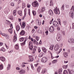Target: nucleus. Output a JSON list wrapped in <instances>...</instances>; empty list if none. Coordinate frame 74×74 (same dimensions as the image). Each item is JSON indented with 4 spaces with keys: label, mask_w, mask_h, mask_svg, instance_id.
<instances>
[{
    "label": "nucleus",
    "mask_w": 74,
    "mask_h": 74,
    "mask_svg": "<svg viewBox=\"0 0 74 74\" xmlns=\"http://www.w3.org/2000/svg\"><path fill=\"white\" fill-rule=\"evenodd\" d=\"M54 50L55 51H58V53L59 54V53L62 51V49H60V46H59V45L58 44H57L54 47Z\"/></svg>",
    "instance_id": "nucleus-1"
},
{
    "label": "nucleus",
    "mask_w": 74,
    "mask_h": 74,
    "mask_svg": "<svg viewBox=\"0 0 74 74\" xmlns=\"http://www.w3.org/2000/svg\"><path fill=\"white\" fill-rule=\"evenodd\" d=\"M32 5L34 7H37L39 5V4L38 3L37 1H35L32 3Z\"/></svg>",
    "instance_id": "nucleus-2"
},
{
    "label": "nucleus",
    "mask_w": 74,
    "mask_h": 74,
    "mask_svg": "<svg viewBox=\"0 0 74 74\" xmlns=\"http://www.w3.org/2000/svg\"><path fill=\"white\" fill-rule=\"evenodd\" d=\"M54 12L56 14H60V11H59V9L58 8L57 9V7H56V8L54 10Z\"/></svg>",
    "instance_id": "nucleus-3"
},
{
    "label": "nucleus",
    "mask_w": 74,
    "mask_h": 74,
    "mask_svg": "<svg viewBox=\"0 0 74 74\" xmlns=\"http://www.w3.org/2000/svg\"><path fill=\"white\" fill-rule=\"evenodd\" d=\"M29 48L31 50H32L33 49V43L31 41H30L29 45Z\"/></svg>",
    "instance_id": "nucleus-4"
},
{
    "label": "nucleus",
    "mask_w": 74,
    "mask_h": 74,
    "mask_svg": "<svg viewBox=\"0 0 74 74\" xmlns=\"http://www.w3.org/2000/svg\"><path fill=\"white\" fill-rule=\"evenodd\" d=\"M53 24L55 27H57L59 25L58 22L56 21H54L53 22Z\"/></svg>",
    "instance_id": "nucleus-5"
},
{
    "label": "nucleus",
    "mask_w": 74,
    "mask_h": 74,
    "mask_svg": "<svg viewBox=\"0 0 74 74\" xmlns=\"http://www.w3.org/2000/svg\"><path fill=\"white\" fill-rule=\"evenodd\" d=\"M47 60V58L46 57H43L42 59V62H43V63H46Z\"/></svg>",
    "instance_id": "nucleus-6"
},
{
    "label": "nucleus",
    "mask_w": 74,
    "mask_h": 74,
    "mask_svg": "<svg viewBox=\"0 0 74 74\" xmlns=\"http://www.w3.org/2000/svg\"><path fill=\"white\" fill-rule=\"evenodd\" d=\"M19 74H24L25 73V70L24 69H22L20 71H18Z\"/></svg>",
    "instance_id": "nucleus-7"
},
{
    "label": "nucleus",
    "mask_w": 74,
    "mask_h": 74,
    "mask_svg": "<svg viewBox=\"0 0 74 74\" xmlns=\"http://www.w3.org/2000/svg\"><path fill=\"white\" fill-rule=\"evenodd\" d=\"M20 24L21 25V28L22 29H24L25 27V25H26V24L25 23V22H23L22 23V25H21V23H20Z\"/></svg>",
    "instance_id": "nucleus-8"
},
{
    "label": "nucleus",
    "mask_w": 74,
    "mask_h": 74,
    "mask_svg": "<svg viewBox=\"0 0 74 74\" xmlns=\"http://www.w3.org/2000/svg\"><path fill=\"white\" fill-rule=\"evenodd\" d=\"M69 42L70 43H74V39L73 38H70L69 39Z\"/></svg>",
    "instance_id": "nucleus-9"
},
{
    "label": "nucleus",
    "mask_w": 74,
    "mask_h": 74,
    "mask_svg": "<svg viewBox=\"0 0 74 74\" xmlns=\"http://www.w3.org/2000/svg\"><path fill=\"white\" fill-rule=\"evenodd\" d=\"M49 14L50 15H53V12L52 10H50L48 12Z\"/></svg>",
    "instance_id": "nucleus-10"
},
{
    "label": "nucleus",
    "mask_w": 74,
    "mask_h": 74,
    "mask_svg": "<svg viewBox=\"0 0 74 74\" xmlns=\"http://www.w3.org/2000/svg\"><path fill=\"white\" fill-rule=\"evenodd\" d=\"M42 49L43 52H44L45 53H47V49H46L45 47H42Z\"/></svg>",
    "instance_id": "nucleus-11"
},
{
    "label": "nucleus",
    "mask_w": 74,
    "mask_h": 74,
    "mask_svg": "<svg viewBox=\"0 0 74 74\" xmlns=\"http://www.w3.org/2000/svg\"><path fill=\"white\" fill-rule=\"evenodd\" d=\"M0 60L2 62H5V58L3 57H0Z\"/></svg>",
    "instance_id": "nucleus-12"
},
{
    "label": "nucleus",
    "mask_w": 74,
    "mask_h": 74,
    "mask_svg": "<svg viewBox=\"0 0 74 74\" xmlns=\"http://www.w3.org/2000/svg\"><path fill=\"white\" fill-rule=\"evenodd\" d=\"M50 32H53L54 30V28H53V26H51L50 28Z\"/></svg>",
    "instance_id": "nucleus-13"
},
{
    "label": "nucleus",
    "mask_w": 74,
    "mask_h": 74,
    "mask_svg": "<svg viewBox=\"0 0 74 74\" xmlns=\"http://www.w3.org/2000/svg\"><path fill=\"white\" fill-rule=\"evenodd\" d=\"M29 59L30 62H33V57L32 56H29Z\"/></svg>",
    "instance_id": "nucleus-14"
},
{
    "label": "nucleus",
    "mask_w": 74,
    "mask_h": 74,
    "mask_svg": "<svg viewBox=\"0 0 74 74\" xmlns=\"http://www.w3.org/2000/svg\"><path fill=\"white\" fill-rule=\"evenodd\" d=\"M63 55L65 58H66L67 56H68V54H67V53L66 52H64L63 53Z\"/></svg>",
    "instance_id": "nucleus-15"
},
{
    "label": "nucleus",
    "mask_w": 74,
    "mask_h": 74,
    "mask_svg": "<svg viewBox=\"0 0 74 74\" xmlns=\"http://www.w3.org/2000/svg\"><path fill=\"white\" fill-rule=\"evenodd\" d=\"M25 31L23 30H22L20 33V34L21 36H23L25 34Z\"/></svg>",
    "instance_id": "nucleus-16"
},
{
    "label": "nucleus",
    "mask_w": 74,
    "mask_h": 74,
    "mask_svg": "<svg viewBox=\"0 0 74 74\" xmlns=\"http://www.w3.org/2000/svg\"><path fill=\"white\" fill-rule=\"evenodd\" d=\"M41 12H44V11L45 10V7H42L41 8Z\"/></svg>",
    "instance_id": "nucleus-17"
},
{
    "label": "nucleus",
    "mask_w": 74,
    "mask_h": 74,
    "mask_svg": "<svg viewBox=\"0 0 74 74\" xmlns=\"http://www.w3.org/2000/svg\"><path fill=\"white\" fill-rule=\"evenodd\" d=\"M17 40V37L16 36H14L13 38V41L14 42H16Z\"/></svg>",
    "instance_id": "nucleus-18"
},
{
    "label": "nucleus",
    "mask_w": 74,
    "mask_h": 74,
    "mask_svg": "<svg viewBox=\"0 0 74 74\" xmlns=\"http://www.w3.org/2000/svg\"><path fill=\"white\" fill-rule=\"evenodd\" d=\"M69 74H73L74 73V71L73 70H69Z\"/></svg>",
    "instance_id": "nucleus-19"
},
{
    "label": "nucleus",
    "mask_w": 74,
    "mask_h": 74,
    "mask_svg": "<svg viewBox=\"0 0 74 74\" xmlns=\"http://www.w3.org/2000/svg\"><path fill=\"white\" fill-rule=\"evenodd\" d=\"M62 70H63L62 69H59L58 72L59 74H62Z\"/></svg>",
    "instance_id": "nucleus-20"
},
{
    "label": "nucleus",
    "mask_w": 74,
    "mask_h": 74,
    "mask_svg": "<svg viewBox=\"0 0 74 74\" xmlns=\"http://www.w3.org/2000/svg\"><path fill=\"white\" fill-rule=\"evenodd\" d=\"M73 12V11H71L69 13V15L71 16H73V15H74V13Z\"/></svg>",
    "instance_id": "nucleus-21"
},
{
    "label": "nucleus",
    "mask_w": 74,
    "mask_h": 74,
    "mask_svg": "<svg viewBox=\"0 0 74 74\" xmlns=\"http://www.w3.org/2000/svg\"><path fill=\"white\" fill-rule=\"evenodd\" d=\"M56 40L58 41H60V40H61V36H58L56 38Z\"/></svg>",
    "instance_id": "nucleus-22"
},
{
    "label": "nucleus",
    "mask_w": 74,
    "mask_h": 74,
    "mask_svg": "<svg viewBox=\"0 0 74 74\" xmlns=\"http://www.w3.org/2000/svg\"><path fill=\"white\" fill-rule=\"evenodd\" d=\"M13 13L14 16H16V10H14L13 12Z\"/></svg>",
    "instance_id": "nucleus-23"
},
{
    "label": "nucleus",
    "mask_w": 74,
    "mask_h": 74,
    "mask_svg": "<svg viewBox=\"0 0 74 74\" xmlns=\"http://www.w3.org/2000/svg\"><path fill=\"white\" fill-rule=\"evenodd\" d=\"M36 23H38L39 26H40L41 23L39 22V21L38 19H37L36 21Z\"/></svg>",
    "instance_id": "nucleus-24"
},
{
    "label": "nucleus",
    "mask_w": 74,
    "mask_h": 74,
    "mask_svg": "<svg viewBox=\"0 0 74 74\" xmlns=\"http://www.w3.org/2000/svg\"><path fill=\"white\" fill-rule=\"evenodd\" d=\"M7 70H10L11 69V65L8 64L7 67Z\"/></svg>",
    "instance_id": "nucleus-25"
},
{
    "label": "nucleus",
    "mask_w": 74,
    "mask_h": 74,
    "mask_svg": "<svg viewBox=\"0 0 74 74\" xmlns=\"http://www.w3.org/2000/svg\"><path fill=\"white\" fill-rule=\"evenodd\" d=\"M16 30H17V31H19L20 29V27H19V25H16Z\"/></svg>",
    "instance_id": "nucleus-26"
},
{
    "label": "nucleus",
    "mask_w": 74,
    "mask_h": 74,
    "mask_svg": "<svg viewBox=\"0 0 74 74\" xmlns=\"http://www.w3.org/2000/svg\"><path fill=\"white\" fill-rule=\"evenodd\" d=\"M8 32L10 34H12V29L11 28L9 29Z\"/></svg>",
    "instance_id": "nucleus-27"
},
{
    "label": "nucleus",
    "mask_w": 74,
    "mask_h": 74,
    "mask_svg": "<svg viewBox=\"0 0 74 74\" xmlns=\"http://www.w3.org/2000/svg\"><path fill=\"white\" fill-rule=\"evenodd\" d=\"M8 18L11 20H13L14 19V17H13L11 15H10L8 17Z\"/></svg>",
    "instance_id": "nucleus-28"
},
{
    "label": "nucleus",
    "mask_w": 74,
    "mask_h": 74,
    "mask_svg": "<svg viewBox=\"0 0 74 74\" xmlns=\"http://www.w3.org/2000/svg\"><path fill=\"white\" fill-rule=\"evenodd\" d=\"M15 49L16 50H18L19 49V46L18 45H16L15 46Z\"/></svg>",
    "instance_id": "nucleus-29"
},
{
    "label": "nucleus",
    "mask_w": 74,
    "mask_h": 74,
    "mask_svg": "<svg viewBox=\"0 0 74 74\" xmlns=\"http://www.w3.org/2000/svg\"><path fill=\"white\" fill-rule=\"evenodd\" d=\"M41 69V67L40 66H39L37 69V71H38V72H39V71H40Z\"/></svg>",
    "instance_id": "nucleus-30"
},
{
    "label": "nucleus",
    "mask_w": 74,
    "mask_h": 74,
    "mask_svg": "<svg viewBox=\"0 0 74 74\" xmlns=\"http://www.w3.org/2000/svg\"><path fill=\"white\" fill-rule=\"evenodd\" d=\"M53 47H54V45H51L50 48V49H51V50H53Z\"/></svg>",
    "instance_id": "nucleus-31"
},
{
    "label": "nucleus",
    "mask_w": 74,
    "mask_h": 74,
    "mask_svg": "<svg viewBox=\"0 0 74 74\" xmlns=\"http://www.w3.org/2000/svg\"><path fill=\"white\" fill-rule=\"evenodd\" d=\"M63 25H64V26H65L66 24H67V21H64L63 22Z\"/></svg>",
    "instance_id": "nucleus-32"
},
{
    "label": "nucleus",
    "mask_w": 74,
    "mask_h": 74,
    "mask_svg": "<svg viewBox=\"0 0 74 74\" xmlns=\"http://www.w3.org/2000/svg\"><path fill=\"white\" fill-rule=\"evenodd\" d=\"M68 71H67V70H65V71H64L63 73V74H68Z\"/></svg>",
    "instance_id": "nucleus-33"
},
{
    "label": "nucleus",
    "mask_w": 74,
    "mask_h": 74,
    "mask_svg": "<svg viewBox=\"0 0 74 74\" xmlns=\"http://www.w3.org/2000/svg\"><path fill=\"white\" fill-rule=\"evenodd\" d=\"M46 72V69H43L42 71V74L45 73Z\"/></svg>",
    "instance_id": "nucleus-34"
},
{
    "label": "nucleus",
    "mask_w": 74,
    "mask_h": 74,
    "mask_svg": "<svg viewBox=\"0 0 74 74\" xmlns=\"http://www.w3.org/2000/svg\"><path fill=\"white\" fill-rule=\"evenodd\" d=\"M23 40H24V38L23 37L21 38H20V41H21V42L23 41Z\"/></svg>",
    "instance_id": "nucleus-35"
},
{
    "label": "nucleus",
    "mask_w": 74,
    "mask_h": 74,
    "mask_svg": "<svg viewBox=\"0 0 74 74\" xmlns=\"http://www.w3.org/2000/svg\"><path fill=\"white\" fill-rule=\"evenodd\" d=\"M3 69V66L2 64L0 65V70H1Z\"/></svg>",
    "instance_id": "nucleus-36"
},
{
    "label": "nucleus",
    "mask_w": 74,
    "mask_h": 74,
    "mask_svg": "<svg viewBox=\"0 0 74 74\" xmlns=\"http://www.w3.org/2000/svg\"><path fill=\"white\" fill-rule=\"evenodd\" d=\"M18 12L19 15H20V16H22V11H18Z\"/></svg>",
    "instance_id": "nucleus-37"
},
{
    "label": "nucleus",
    "mask_w": 74,
    "mask_h": 74,
    "mask_svg": "<svg viewBox=\"0 0 74 74\" xmlns=\"http://www.w3.org/2000/svg\"><path fill=\"white\" fill-rule=\"evenodd\" d=\"M43 55V53H42V52L39 54V56L40 58H41V57H42V56Z\"/></svg>",
    "instance_id": "nucleus-38"
},
{
    "label": "nucleus",
    "mask_w": 74,
    "mask_h": 74,
    "mask_svg": "<svg viewBox=\"0 0 74 74\" xmlns=\"http://www.w3.org/2000/svg\"><path fill=\"white\" fill-rule=\"evenodd\" d=\"M68 66V65H64L63 67V69H67V68Z\"/></svg>",
    "instance_id": "nucleus-39"
},
{
    "label": "nucleus",
    "mask_w": 74,
    "mask_h": 74,
    "mask_svg": "<svg viewBox=\"0 0 74 74\" xmlns=\"http://www.w3.org/2000/svg\"><path fill=\"white\" fill-rule=\"evenodd\" d=\"M25 42H26V40H25L23 43H21V46H23V45H25Z\"/></svg>",
    "instance_id": "nucleus-40"
},
{
    "label": "nucleus",
    "mask_w": 74,
    "mask_h": 74,
    "mask_svg": "<svg viewBox=\"0 0 74 74\" xmlns=\"http://www.w3.org/2000/svg\"><path fill=\"white\" fill-rule=\"evenodd\" d=\"M32 14L34 16V15H36V12L35 11H32Z\"/></svg>",
    "instance_id": "nucleus-41"
},
{
    "label": "nucleus",
    "mask_w": 74,
    "mask_h": 74,
    "mask_svg": "<svg viewBox=\"0 0 74 74\" xmlns=\"http://www.w3.org/2000/svg\"><path fill=\"white\" fill-rule=\"evenodd\" d=\"M64 5H62V7H61V10H64Z\"/></svg>",
    "instance_id": "nucleus-42"
},
{
    "label": "nucleus",
    "mask_w": 74,
    "mask_h": 74,
    "mask_svg": "<svg viewBox=\"0 0 74 74\" xmlns=\"http://www.w3.org/2000/svg\"><path fill=\"white\" fill-rule=\"evenodd\" d=\"M50 6H52L53 5V2H52V1L51 0L50 1Z\"/></svg>",
    "instance_id": "nucleus-43"
},
{
    "label": "nucleus",
    "mask_w": 74,
    "mask_h": 74,
    "mask_svg": "<svg viewBox=\"0 0 74 74\" xmlns=\"http://www.w3.org/2000/svg\"><path fill=\"white\" fill-rule=\"evenodd\" d=\"M57 62V60H54L53 61H52V63L53 64L54 63H56Z\"/></svg>",
    "instance_id": "nucleus-44"
},
{
    "label": "nucleus",
    "mask_w": 74,
    "mask_h": 74,
    "mask_svg": "<svg viewBox=\"0 0 74 74\" xmlns=\"http://www.w3.org/2000/svg\"><path fill=\"white\" fill-rule=\"evenodd\" d=\"M5 38L6 39H9L10 38V36H9L7 34H6V36H5Z\"/></svg>",
    "instance_id": "nucleus-45"
},
{
    "label": "nucleus",
    "mask_w": 74,
    "mask_h": 74,
    "mask_svg": "<svg viewBox=\"0 0 74 74\" xmlns=\"http://www.w3.org/2000/svg\"><path fill=\"white\" fill-rule=\"evenodd\" d=\"M25 7H26V5H25V4L24 3H23L22 5V8H25Z\"/></svg>",
    "instance_id": "nucleus-46"
},
{
    "label": "nucleus",
    "mask_w": 74,
    "mask_h": 74,
    "mask_svg": "<svg viewBox=\"0 0 74 74\" xmlns=\"http://www.w3.org/2000/svg\"><path fill=\"white\" fill-rule=\"evenodd\" d=\"M61 32L63 35H65V32L64 31H61Z\"/></svg>",
    "instance_id": "nucleus-47"
},
{
    "label": "nucleus",
    "mask_w": 74,
    "mask_h": 74,
    "mask_svg": "<svg viewBox=\"0 0 74 74\" xmlns=\"http://www.w3.org/2000/svg\"><path fill=\"white\" fill-rule=\"evenodd\" d=\"M71 11H74V5L72 7V8H71Z\"/></svg>",
    "instance_id": "nucleus-48"
},
{
    "label": "nucleus",
    "mask_w": 74,
    "mask_h": 74,
    "mask_svg": "<svg viewBox=\"0 0 74 74\" xmlns=\"http://www.w3.org/2000/svg\"><path fill=\"white\" fill-rule=\"evenodd\" d=\"M10 5L12 6V7L14 6V3H13L12 2L11 3H10Z\"/></svg>",
    "instance_id": "nucleus-49"
},
{
    "label": "nucleus",
    "mask_w": 74,
    "mask_h": 74,
    "mask_svg": "<svg viewBox=\"0 0 74 74\" xmlns=\"http://www.w3.org/2000/svg\"><path fill=\"white\" fill-rule=\"evenodd\" d=\"M36 38L37 41H38L39 40V39L40 38L38 37L37 36L36 37Z\"/></svg>",
    "instance_id": "nucleus-50"
},
{
    "label": "nucleus",
    "mask_w": 74,
    "mask_h": 74,
    "mask_svg": "<svg viewBox=\"0 0 74 74\" xmlns=\"http://www.w3.org/2000/svg\"><path fill=\"white\" fill-rule=\"evenodd\" d=\"M31 68L32 70H34V66H33V65L32 64L31 65Z\"/></svg>",
    "instance_id": "nucleus-51"
},
{
    "label": "nucleus",
    "mask_w": 74,
    "mask_h": 74,
    "mask_svg": "<svg viewBox=\"0 0 74 74\" xmlns=\"http://www.w3.org/2000/svg\"><path fill=\"white\" fill-rule=\"evenodd\" d=\"M6 23H7L8 25H9L10 23H11V22H10V21H8L6 22Z\"/></svg>",
    "instance_id": "nucleus-52"
},
{
    "label": "nucleus",
    "mask_w": 74,
    "mask_h": 74,
    "mask_svg": "<svg viewBox=\"0 0 74 74\" xmlns=\"http://www.w3.org/2000/svg\"><path fill=\"white\" fill-rule=\"evenodd\" d=\"M34 44H38V42L36 41V40H35L34 42Z\"/></svg>",
    "instance_id": "nucleus-53"
},
{
    "label": "nucleus",
    "mask_w": 74,
    "mask_h": 74,
    "mask_svg": "<svg viewBox=\"0 0 74 74\" xmlns=\"http://www.w3.org/2000/svg\"><path fill=\"white\" fill-rule=\"evenodd\" d=\"M10 28L11 29H13V26L12 25V24H10Z\"/></svg>",
    "instance_id": "nucleus-54"
},
{
    "label": "nucleus",
    "mask_w": 74,
    "mask_h": 74,
    "mask_svg": "<svg viewBox=\"0 0 74 74\" xmlns=\"http://www.w3.org/2000/svg\"><path fill=\"white\" fill-rule=\"evenodd\" d=\"M3 36H4V37H5L6 36L7 34H3L2 33L1 34Z\"/></svg>",
    "instance_id": "nucleus-55"
},
{
    "label": "nucleus",
    "mask_w": 74,
    "mask_h": 74,
    "mask_svg": "<svg viewBox=\"0 0 74 74\" xmlns=\"http://www.w3.org/2000/svg\"><path fill=\"white\" fill-rule=\"evenodd\" d=\"M36 51V49H34L33 50V53H34Z\"/></svg>",
    "instance_id": "nucleus-56"
},
{
    "label": "nucleus",
    "mask_w": 74,
    "mask_h": 74,
    "mask_svg": "<svg viewBox=\"0 0 74 74\" xmlns=\"http://www.w3.org/2000/svg\"><path fill=\"white\" fill-rule=\"evenodd\" d=\"M27 8H30V4H29L28 3L27 4Z\"/></svg>",
    "instance_id": "nucleus-57"
},
{
    "label": "nucleus",
    "mask_w": 74,
    "mask_h": 74,
    "mask_svg": "<svg viewBox=\"0 0 74 74\" xmlns=\"http://www.w3.org/2000/svg\"><path fill=\"white\" fill-rule=\"evenodd\" d=\"M27 71H29V68L28 66L27 67Z\"/></svg>",
    "instance_id": "nucleus-58"
},
{
    "label": "nucleus",
    "mask_w": 74,
    "mask_h": 74,
    "mask_svg": "<svg viewBox=\"0 0 74 74\" xmlns=\"http://www.w3.org/2000/svg\"><path fill=\"white\" fill-rule=\"evenodd\" d=\"M48 52L49 53V54H50V55H51V56H52V54L51 52H50L49 51Z\"/></svg>",
    "instance_id": "nucleus-59"
},
{
    "label": "nucleus",
    "mask_w": 74,
    "mask_h": 74,
    "mask_svg": "<svg viewBox=\"0 0 74 74\" xmlns=\"http://www.w3.org/2000/svg\"><path fill=\"white\" fill-rule=\"evenodd\" d=\"M38 52L39 53L41 52V50L40 48H38Z\"/></svg>",
    "instance_id": "nucleus-60"
},
{
    "label": "nucleus",
    "mask_w": 74,
    "mask_h": 74,
    "mask_svg": "<svg viewBox=\"0 0 74 74\" xmlns=\"http://www.w3.org/2000/svg\"><path fill=\"white\" fill-rule=\"evenodd\" d=\"M34 32V29H33L32 30V33H33Z\"/></svg>",
    "instance_id": "nucleus-61"
},
{
    "label": "nucleus",
    "mask_w": 74,
    "mask_h": 74,
    "mask_svg": "<svg viewBox=\"0 0 74 74\" xmlns=\"http://www.w3.org/2000/svg\"><path fill=\"white\" fill-rule=\"evenodd\" d=\"M38 63L36 64H35L34 66H35V67H37V66H38Z\"/></svg>",
    "instance_id": "nucleus-62"
},
{
    "label": "nucleus",
    "mask_w": 74,
    "mask_h": 74,
    "mask_svg": "<svg viewBox=\"0 0 74 74\" xmlns=\"http://www.w3.org/2000/svg\"><path fill=\"white\" fill-rule=\"evenodd\" d=\"M70 49H68L67 50V53H70Z\"/></svg>",
    "instance_id": "nucleus-63"
},
{
    "label": "nucleus",
    "mask_w": 74,
    "mask_h": 74,
    "mask_svg": "<svg viewBox=\"0 0 74 74\" xmlns=\"http://www.w3.org/2000/svg\"><path fill=\"white\" fill-rule=\"evenodd\" d=\"M72 27L73 29H74V23L72 24Z\"/></svg>",
    "instance_id": "nucleus-64"
}]
</instances>
